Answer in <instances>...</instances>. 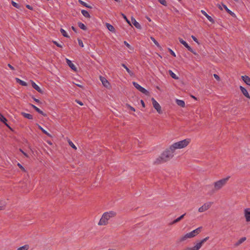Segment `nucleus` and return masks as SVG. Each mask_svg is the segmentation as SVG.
Returning <instances> with one entry per match:
<instances>
[{"label": "nucleus", "instance_id": "19", "mask_svg": "<svg viewBox=\"0 0 250 250\" xmlns=\"http://www.w3.org/2000/svg\"><path fill=\"white\" fill-rule=\"evenodd\" d=\"M222 6H223V7L224 8V9H225V10L226 11V12L229 13V14H230L232 17H234V18H236V15L235 14V13L233 12H232L231 10H230L228 7L227 6L222 3Z\"/></svg>", "mask_w": 250, "mask_h": 250}, {"label": "nucleus", "instance_id": "8", "mask_svg": "<svg viewBox=\"0 0 250 250\" xmlns=\"http://www.w3.org/2000/svg\"><path fill=\"white\" fill-rule=\"evenodd\" d=\"M151 101L154 108L157 110V111L159 114H161L162 113V111L161 110V107L159 104L154 99V98H152Z\"/></svg>", "mask_w": 250, "mask_h": 250}, {"label": "nucleus", "instance_id": "6", "mask_svg": "<svg viewBox=\"0 0 250 250\" xmlns=\"http://www.w3.org/2000/svg\"><path fill=\"white\" fill-rule=\"evenodd\" d=\"M132 84L133 86L141 92L143 93V94H145L146 96H148L149 95V92L145 88L141 86L137 83L135 82H133Z\"/></svg>", "mask_w": 250, "mask_h": 250}, {"label": "nucleus", "instance_id": "2", "mask_svg": "<svg viewBox=\"0 0 250 250\" xmlns=\"http://www.w3.org/2000/svg\"><path fill=\"white\" fill-rule=\"evenodd\" d=\"M116 215V212L114 211H110L109 212H104L101 219L100 220L98 225H106L108 223V220L111 217H114Z\"/></svg>", "mask_w": 250, "mask_h": 250}, {"label": "nucleus", "instance_id": "18", "mask_svg": "<svg viewBox=\"0 0 250 250\" xmlns=\"http://www.w3.org/2000/svg\"><path fill=\"white\" fill-rule=\"evenodd\" d=\"M131 21L132 24L135 26V27L138 29H141L142 28V27L141 25L139 24V22H138L133 17H131Z\"/></svg>", "mask_w": 250, "mask_h": 250}, {"label": "nucleus", "instance_id": "51", "mask_svg": "<svg viewBox=\"0 0 250 250\" xmlns=\"http://www.w3.org/2000/svg\"><path fill=\"white\" fill-rule=\"evenodd\" d=\"M20 151L26 157H28V154L25 153V152H24L21 149H20Z\"/></svg>", "mask_w": 250, "mask_h": 250}, {"label": "nucleus", "instance_id": "1", "mask_svg": "<svg viewBox=\"0 0 250 250\" xmlns=\"http://www.w3.org/2000/svg\"><path fill=\"white\" fill-rule=\"evenodd\" d=\"M174 151L170 149V147L168 148H167L162 154L161 155L157 158L156 160L155 163L159 164L161 163H165L171 159L174 156Z\"/></svg>", "mask_w": 250, "mask_h": 250}, {"label": "nucleus", "instance_id": "62", "mask_svg": "<svg viewBox=\"0 0 250 250\" xmlns=\"http://www.w3.org/2000/svg\"><path fill=\"white\" fill-rule=\"evenodd\" d=\"M233 0L237 2H238L239 1V0Z\"/></svg>", "mask_w": 250, "mask_h": 250}, {"label": "nucleus", "instance_id": "24", "mask_svg": "<svg viewBox=\"0 0 250 250\" xmlns=\"http://www.w3.org/2000/svg\"><path fill=\"white\" fill-rule=\"evenodd\" d=\"M106 27L108 30L113 33L115 32V29L113 25L108 23H106Z\"/></svg>", "mask_w": 250, "mask_h": 250}, {"label": "nucleus", "instance_id": "13", "mask_svg": "<svg viewBox=\"0 0 250 250\" xmlns=\"http://www.w3.org/2000/svg\"><path fill=\"white\" fill-rule=\"evenodd\" d=\"M244 216L247 222H250V208H247L244 210Z\"/></svg>", "mask_w": 250, "mask_h": 250}, {"label": "nucleus", "instance_id": "58", "mask_svg": "<svg viewBox=\"0 0 250 250\" xmlns=\"http://www.w3.org/2000/svg\"><path fill=\"white\" fill-rule=\"evenodd\" d=\"M174 10H175V12H176V13H179L178 10L176 8H174Z\"/></svg>", "mask_w": 250, "mask_h": 250}, {"label": "nucleus", "instance_id": "29", "mask_svg": "<svg viewBox=\"0 0 250 250\" xmlns=\"http://www.w3.org/2000/svg\"><path fill=\"white\" fill-rule=\"evenodd\" d=\"M168 73L173 79L175 80L179 79V77L177 76L176 75L172 70H169Z\"/></svg>", "mask_w": 250, "mask_h": 250}, {"label": "nucleus", "instance_id": "44", "mask_svg": "<svg viewBox=\"0 0 250 250\" xmlns=\"http://www.w3.org/2000/svg\"><path fill=\"white\" fill-rule=\"evenodd\" d=\"M168 52H169V53L173 57H176V54L175 53L173 52V51L170 48H168Z\"/></svg>", "mask_w": 250, "mask_h": 250}, {"label": "nucleus", "instance_id": "12", "mask_svg": "<svg viewBox=\"0 0 250 250\" xmlns=\"http://www.w3.org/2000/svg\"><path fill=\"white\" fill-rule=\"evenodd\" d=\"M29 105L36 111L38 113L40 114H42V115H43L44 117H46L47 116V114L46 113H44L42 110H41L40 109H39L38 107H37L36 106H35V105L32 104H29Z\"/></svg>", "mask_w": 250, "mask_h": 250}, {"label": "nucleus", "instance_id": "57", "mask_svg": "<svg viewBox=\"0 0 250 250\" xmlns=\"http://www.w3.org/2000/svg\"><path fill=\"white\" fill-rule=\"evenodd\" d=\"M76 85L79 87L83 88V86L82 85H81L80 84H76Z\"/></svg>", "mask_w": 250, "mask_h": 250}, {"label": "nucleus", "instance_id": "41", "mask_svg": "<svg viewBox=\"0 0 250 250\" xmlns=\"http://www.w3.org/2000/svg\"><path fill=\"white\" fill-rule=\"evenodd\" d=\"M68 143H69V145H70V146L72 147L73 149L76 150L77 149V147L73 143V142L72 141H71L70 140L68 141Z\"/></svg>", "mask_w": 250, "mask_h": 250}, {"label": "nucleus", "instance_id": "43", "mask_svg": "<svg viewBox=\"0 0 250 250\" xmlns=\"http://www.w3.org/2000/svg\"><path fill=\"white\" fill-rule=\"evenodd\" d=\"M52 42L57 46H58L59 47H60V48H62V45L61 43H58L57 42L55 41H53Z\"/></svg>", "mask_w": 250, "mask_h": 250}, {"label": "nucleus", "instance_id": "35", "mask_svg": "<svg viewBox=\"0 0 250 250\" xmlns=\"http://www.w3.org/2000/svg\"><path fill=\"white\" fill-rule=\"evenodd\" d=\"M29 249L28 245H25L22 247L19 248L17 250H28Z\"/></svg>", "mask_w": 250, "mask_h": 250}, {"label": "nucleus", "instance_id": "45", "mask_svg": "<svg viewBox=\"0 0 250 250\" xmlns=\"http://www.w3.org/2000/svg\"><path fill=\"white\" fill-rule=\"evenodd\" d=\"M18 166L20 168H21V169L22 171H24V172H25L26 171V170L24 168V167L20 164V163H18L17 164Z\"/></svg>", "mask_w": 250, "mask_h": 250}, {"label": "nucleus", "instance_id": "32", "mask_svg": "<svg viewBox=\"0 0 250 250\" xmlns=\"http://www.w3.org/2000/svg\"><path fill=\"white\" fill-rule=\"evenodd\" d=\"M246 240V238L245 237H243L241 238L235 244V246H238L240 245L241 244L243 243Z\"/></svg>", "mask_w": 250, "mask_h": 250}, {"label": "nucleus", "instance_id": "17", "mask_svg": "<svg viewBox=\"0 0 250 250\" xmlns=\"http://www.w3.org/2000/svg\"><path fill=\"white\" fill-rule=\"evenodd\" d=\"M201 12L202 13V14L204 15L207 19L208 20L210 21L212 23H215V21L212 18V17L211 16H210L209 15H208L204 10H202L201 11Z\"/></svg>", "mask_w": 250, "mask_h": 250}, {"label": "nucleus", "instance_id": "25", "mask_svg": "<svg viewBox=\"0 0 250 250\" xmlns=\"http://www.w3.org/2000/svg\"><path fill=\"white\" fill-rule=\"evenodd\" d=\"M16 81L17 83H18L19 84H20V85H21L22 86H26L27 85V83H26L25 82H24L22 80H21L19 78H16Z\"/></svg>", "mask_w": 250, "mask_h": 250}, {"label": "nucleus", "instance_id": "31", "mask_svg": "<svg viewBox=\"0 0 250 250\" xmlns=\"http://www.w3.org/2000/svg\"><path fill=\"white\" fill-rule=\"evenodd\" d=\"M78 25L81 29L84 31H86L87 29L86 26L83 23L80 21L78 22Z\"/></svg>", "mask_w": 250, "mask_h": 250}, {"label": "nucleus", "instance_id": "63", "mask_svg": "<svg viewBox=\"0 0 250 250\" xmlns=\"http://www.w3.org/2000/svg\"><path fill=\"white\" fill-rule=\"evenodd\" d=\"M108 250H115V249H108Z\"/></svg>", "mask_w": 250, "mask_h": 250}, {"label": "nucleus", "instance_id": "61", "mask_svg": "<svg viewBox=\"0 0 250 250\" xmlns=\"http://www.w3.org/2000/svg\"><path fill=\"white\" fill-rule=\"evenodd\" d=\"M219 8L220 9V10H222V7L219 5Z\"/></svg>", "mask_w": 250, "mask_h": 250}, {"label": "nucleus", "instance_id": "21", "mask_svg": "<svg viewBox=\"0 0 250 250\" xmlns=\"http://www.w3.org/2000/svg\"><path fill=\"white\" fill-rule=\"evenodd\" d=\"M209 239V237L207 236L204 238L203 239L201 240L200 241H199L198 243H197V247H199V249L201 248V247L203 246V244L206 242L207 240H208Z\"/></svg>", "mask_w": 250, "mask_h": 250}, {"label": "nucleus", "instance_id": "22", "mask_svg": "<svg viewBox=\"0 0 250 250\" xmlns=\"http://www.w3.org/2000/svg\"><path fill=\"white\" fill-rule=\"evenodd\" d=\"M241 79L248 85L250 86V78L247 75L242 76Z\"/></svg>", "mask_w": 250, "mask_h": 250}, {"label": "nucleus", "instance_id": "48", "mask_svg": "<svg viewBox=\"0 0 250 250\" xmlns=\"http://www.w3.org/2000/svg\"><path fill=\"white\" fill-rule=\"evenodd\" d=\"M31 97L34 100V101H35L36 103L42 104L41 101L38 99L35 98L34 96H32Z\"/></svg>", "mask_w": 250, "mask_h": 250}, {"label": "nucleus", "instance_id": "42", "mask_svg": "<svg viewBox=\"0 0 250 250\" xmlns=\"http://www.w3.org/2000/svg\"><path fill=\"white\" fill-rule=\"evenodd\" d=\"M161 4L164 6H167V2L165 0H157Z\"/></svg>", "mask_w": 250, "mask_h": 250}, {"label": "nucleus", "instance_id": "33", "mask_svg": "<svg viewBox=\"0 0 250 250\" xmlns=\"http://www.w3.org/2000/svg\"><path fill=\"white\" fill-rule=\"evenodd\" d=\"M82 14L83 15V16H84L86 18H90V15L89 14V13L85 10H82L81 11Z\"/></svg>", "mask_w": 250, "mask_h": 250}, {"label": "nucleus", "instance_id": "47", "mask_svg": "<svg viewBox=\"0 0 250 250\" xmlns=\"http://www.w3.org/2000/svg\"><path fill=\"white\" fill-rule=\"evenodd\" d=\"M78 41L79 45L81 47H83V41L81 39H78Z\"/></svg>", "mask_w": 250, "mask_h": 250}, {"label": "nucleus", "instance_id": "56", "mask_svg": "<svg viewBox=\"0 0 250 250\" xmlns=\"http://www.w3.org/2000/svg\"><path fill=\"white\" fill-rule=\"evenodd\" d=\"M77 103L81 105H83V103L80 101H76Z\"/></svg>", "mask_w": 250, "mask_h": 250}, {"label": "nucleus", "instance_id": "36", "mask_svg": "<svg viewBox=\"0 0 250 250\" xmlns=\"http://www.w3.org/2000/svg\"><path fill=\"white\" fill-rule=\"evenodd\" d=\"M150 39L151 40H152V41L154 42V43L157 45V46H158V47L159 48H161V46L160 45L159 43H158V42L154 39V38H153V37H150Z\"/></svg>", "mask_w": 250, "mask_h": 250}, {"label": "nucleus", "instance_id": "7", "mask_svg": "<svg viewBox=\"0 0 250 250\" xmlns=\"http://www.w3.org/2000/svg\"><path fill=\"white\" fill-rule=\"evenodd\" d=\"M179 42L183 44L189 51L194 55H197V53L189 46L188 43L182 38H179Z\"/></svg>", "mask_w": 250, "mask_h": 250}, {"label": "nucleus", "instance_id": "46", "mask_svg": "<svg viewBox=\"0 0 250 250\" xmlns=\"http://www.w3.org/2000/svg\"><path fill=\"white\" fill-rule=\"evenodd\" d=\"M126 106L128 107V108L129 109H130V110H131L132 111H135V109L133 106H131L130 105H129L128 104H126Z\"/></svg>", "mask_w": 250, "mask_h": 250}, {"label": "nucleus", "instance_id": "52", "mask_svg": "<svg viewBox=\"0 0 250 250\" xmlns=\"http://www.w3.org/2000/svg\"><path fill=\"white\" fill-rule=\"evenodd\" d=\"M26 7L27 8H28V9H29V10H32L33 9V8L31 6H30V5H29V4H26Z\"/></svg>", "mask_w": 250, "mask_h": 250}, {"label": "nucleus", "instance_id": "64", "mask_svg": "<svg viewBox=\"0 0 250 250\" xmlns=\"http://www.w3.org/2000/svg\"><path fill=\"white\" fill-rule=\"evenodd\" d=\"M179 2H181L182 0H178Z\"/></svg>", "mask_w": 250, "mask_h": 250}, {"label": "nucleus", "instance_id": "30", "mask_svg": "<svg viewBox=\"0 0 250 250\" xmlns=\"http://www.w3.org/2000/svg\"><path fill=\"white\" fill-rule=\"evenodd\" d=\"M78 2L80 4H82V5H83V6H84L86 8H90V9H91L92 8V6L88 5V4H87L86 3H85V2H84L82 0H78Z\"/></svg>", "mask_w": 250, "mask_h": 250}, {"label": "nucleus", "instance_id": "53", "mask_svg": "<svg viewBox=\"0 0 250 250\" xmlns=\"http://www.w3.org/2000/svg\"><path fill=\"white\" fill-rule=\"evenodd\" d=\"M71 29H72V30L73 31H74L75 33H77V29L76 27H75L74 26H71Z\"/></svg>", "mask_w": 250, "mask_h": 250}, {"label": "nucleus", "instance_id": "23", "mask_svg": "<svg viewBox=\"0 0 250 250\" xmlns=\"http://www.w3.org/2000/svg\"><path fill=\"white\" fill-rule=\"evenodd\" d=\"M21 115L23 116L24 118L28 119L29 120H32L33 119V116L32 115L23 112H21Z\"/></svg>", "mask_w": 250, "mask_h": 250}, {"label": "nucleus", "instance_id": "37", "mask_svg": "<svg viewBox=\"0 0 250 250\" xmlns=\"http://www.w3.org/2000/svg\"><path fill=\"white\" fill-rule=\"evenodd\" d=\"M11 3L14 7H15L18 9L21 8V6L19 4L16 3V2L12 0Z\"/></svg>", "mask_w": 250, "mask_h": 250}, {"label": "nucleus", "instance_id": "60", "mask_svg": "<svg viewBox=\"0 0 250 250\" xmlns=\"http://www.w3.org/2000/svg\"><path fill=\"white\" fill-rule=\"evenodd\" d=\"M146 19H147V20L149 21H151V19L148 18V17H147Z\"/></svg>", "mask_w": 250, "mask_h": 250}, {"label": "nucleus", "instance_id": "27", "mask_svg": "<svg viewBox=\"0 0 250 250\" xmlns=\"http://www.w3.org/2000/svg\"><path fill=\"white\" fill-rule=\"evenodd\" d=\"M121 65L126 70V71L128 72V73L131 76H132L134 75V73L132 71H131L127 67V66L124 64L122 63Z\"/></svg>", "mask_w": 250, "mask_h": 250}, {"label": "nucleus", "instance_id": "20", "mask_svg": "<svg viewBox=\"0 0 250 250\" xmlns=\"http://www.w3.org/2000/svg\"><path fill=\"white\" fill-rule=\"evenodd\" d=\"M186 213H184V214H182V215H181L180 216H179V217H178L177 218H176V219L173 220L172 222H170L169 223V225H173L174 224L178 223V222H179L180 221H181L182 219H183L184 218V217L186 215Z\"/></svg>", "mask_w": 250, "mask_h": 250}, {"label": "nucleus", "instance_id": "49", "mask_svg": "<svg viewBox=\"0 0 250 250\" xmlns=\"http://www.w3.org/2000/svg\"><path fill=\"white\" fill-rule=\"evenodd\" d=\"M191 38L193 39V40L199 44L198 40V39L193 35L191 36Z\"/></svg>", "mask_w": 250, "mask_h": 250}, {"label": "nucleus", "instance_id": "14", "mask_svg": "<svg viewBox=\"0 0 250 250\" xmlns=\"http://www.w3.org/2000/svg\"><path fill=\"white\" fill-rule=\"evenodd\" d=\"M0 121L2 122L3 124H4L7 127H8L9 128L12 130V128L8 124H7V119L2 114L0 113Z\"/></svg>", "mask_w": 250, "mask_h": 250}, {"label": "nucleus", "instance_id": "15", "mask_svg": "<svg viewBox=\"0 0 250 250\" xmlns=\"http://www.w3.org/2000/svg\"><path fill=\"white\" fill-rule=\"evenodd\" d=\"M32 87L38 92L41 94L43 93V91L33 81L31 80Z\"/></svg>", "mask_w": 250, "mask_h": 250}, {"label": "nucleus", "instance_id": "54", "mask_svg": "<svg viewBox=\"0 0 250 250\" xmlns=\"http://www.w3.org/2000/svg\"><path fill=\"white\" fill-rule=\"evenodd\" d=\"M140 103H141V104H142V106H143V107H145V104L144 101L143 100H141L140 101Z\"/></svg>", "mask_w": 250, "mask_h": 250}, {"label": "nucleus", "instance_id": "26", "mask_svg": "<svg viewBox=\"0 0 250 250\" xmlns=\"http://www.w3.org/2000/svg\"><path fill=\"white\" fill-rule=\"evenodd\" d=\"M38 125V128L40 129L43 133L46 135L47 136L49 137H51V135L50 133H49L47 131H46L45 129H44L39 124H37Z\"/></svg>", "mask_w": 250, "mask_h": 250}, {"label": "nucleus", "instance_id": "28", "mask_svg": "<svg viewBox=\"0 0 250 250\" xmlns=\"http://www.w3.org/2000/svg\"><path fill=\"white\" fill-rule=\"evenodd\" d=\"M176 104L180 106L184 107L185 106V103L183 100H176Z\"/></svg>", "mask_w": 250, "mask_h": 250}, {"label": "nucleus", "instance_id": "4", "mask_svg": "<svg viewBox=\"0 0 250 250\" xmlns=\"http://www.w3.org/2000/svg\"><path fill=\"white\" fill-rule=\"evenodd\" d=\"M202 229V227H200L196 229L192 230V231L186 234L184 236H183L180 238V241L183 242L186 240L188 238H191L196 236L197 235L200 233Z\"/></svg>", "mask_w": 250, "mask_h": 250}, {"label": "nucleus", "instance_id": "5", "mask_svg": "<svg viewBox=\"0 0 250 250\" xmlns=\"http://www.w3.org/2000/svg\"><path fill=\"white\" fill-rule=\"evenodd\" d=\"M230 176H228L226 178H223L220 180L217 181L214 184V189L216 190L220 189L223 186H224L227 183Z\"/></svg>", "mask_w": 250, "mask_h": 250}, {"label": "nucleus", "instance_id": "40", "mask_svg": "<svg viewBox=\"0 0 250 250\" xmlns=\"http://www.w3.org/2000/svg\"><path fill=\"white\" fill-rule=\"evenodd\" d=\"M121 15L123 19L130 25H131L130 21L128 20L126 16L123 13H121Z\"/></svg>", "mask_w": 250, "mask_h": 250}, {"label": "nucleus", "instance_id": "50", "mask_svg": "<svg viewBox=\"0 0 250 250\" xmlns=\"http://www.w3.org/2000/svg\"><path fill=\"white\" fill-rule=\"evenodd\" d=\"M213 76L217 81H220V77L217 74H213Z\"/></svg>", "mask_w": 250, "mask_h": 250}, {"label": "nucleus", "instance_id": "34", "mask_svg": "<svg viewBox=\"0 0 250 250\" xmlns=\"http://www.w3.org/2000/svg\"><path fill=\"white\" fill-rule=\"evenodd\" d=\"M60 32L62 33V35L66 38H69L70 36L67 34L66 32L62 28L60 29Z\"/></svg>", "mask_w": 250, "mask_h": 250}, {"label": "nucleus", "instance_id": "11", "mask_svg": "<svg viewBox=\"0 0 250 250\" xmlns=\"http://www.w3.org/2000/svg\"><path fill=\"white\" fill-rule=\"evenodd\" d=\"M66 62L67 63V65L69 66V67L74 71L77 72V68L76 67V66L72 63V62L69 60L68 59L66 58L65 59Z\"/></svg>", "mask_w": 250, "mask_h": 250}, {"label": "nucleus", "instance_id": "10", "mask_svg": "<svg viewBox=\"0 0 250 250\" xmlns=\"http://www.w3.org/2000/svg\"><path fill=\"white\" fill-rule=\"evenodd\" d=\"M100 79L101 81L102 82L103 85L107 88H110L111 86L110 83L108 82V81L104 77L100 76Z\"/></svg>", "mask_w": 250, "mask_h": 250}, {"label": "nucleus", "instance_id": "9", "mask_svg": "<svg viewBox=\"0 0 250 250\" xmlns=\"http://www.w3.org/2000/svg\"><path fill=\"white\" fill-rule=\"evenodd\" d=\"M211 205V203L210 202L204 204L202 207L199 208V212H202L208 210L210 207Z\"/></svg>", "mask_w": 250, "mask_h": 250}, {"label": "nucleus", "instance_id": "39", "mask_svg": "<svg viewBox=\"0 0 250 250\" xmlns=\"http://www.w3.org/2000/svg\"><path fill=\"white\" fill-rule=\"evenodd\" d=\"M124 44L129 49L133 50L134 49L133 47H132L126 41L124 42Z\"/></svg>", "mask_w": 250, "mask_h": 250}, {"label": "nucleus", "instance_id": "59", "mask_svg": "<svg viewBox=\"0 0 250 250\" xmlns=\"http://www.w3.org/2000/svg\"><path fill=\"white\" fill-rule=\"evenodd\" d=\"M191 97H192V98H193L194 99H195V100H197V98H196V97H195V96H194L192 95V96H191Z\"/></svg>", "mask_w": 250, "mask_h": 250}, {"label": "nucleus", "instance_id": "38", "mask_svg": "<svg viewBox=\"0 0 250 250\" xmlns=\"http://www.w3.org/2000/svg\"><path fill=\"white\" fill-rule=\"evenodd\" d=\"M199 247H197V245H196L192 248H187L184 250H199Z\"/></svg>", "mask_w": 250, "mask_h": 250}, {"label": "nucleus", "instance_id": "55", "mask_svg": "<svg viewBox=\"0 0 250 250\" xmlns=\"http://www.w3.org/2000/svg\"><path fill=\"white\" fill-rule=\"evenodd\" d=\"M8 66L12 70H15L14 67L11 65L10 64H8Z\"/></svg>", "mask_w": 250, "mask_h": 250}, {"label": "nucleus", "instance_id": "3", "mask_svg": "<svg viewBox=\"0 0 250 250\" xmlns=\"http://www.w3.org/2000/svg\"><path fill=\"white\" fill-rule=\"evenodd\" d=\"M190 139H186L176 142L170 146V149L175 151L176 149H181L187 146L190 143Z\"/></svg>", "mask_w": 250, "mask_h": 250}, {"label": "nucleus", "instance_id": "16", "mask_svg": "<svg viewBox=\"0 0 250 250\" xmlns=\"http://www.w3.org/2000/svg\"><path fill=\"white\" fill-rule=\"evenodd\" d=\"M240 89L242 93V94L247 98L250 99V95L248 91V90L242 86H240Z\"/></svg>", "mask_w": 250, "mask_h": 250}]
</instances>
